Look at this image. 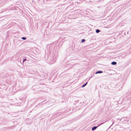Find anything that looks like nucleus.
<instances>
[{
  "instance_id": "obj_10",
  "label": "nucleus",
  "mask_w": 131,
  "mask_h": 131,
  "mask_svg": "<svg viewBox=\"0 0 131 131\" xmlns=\"http://www.w3.org/2000/svg\"><path fill=\"white\" fill-rule=\"evenodd\" d=\"M26 59H24L23 60V63L25 61H26Z\"/></svg>"
},
{
  "instance_id": "obj_11",
  "label": "nucleus",
  "mask_w": 131,
  "mask_h": 131,
  "mask_svg": "<svg viewBox=\"0 0 131 131\" xmlns=\"http://www.w3.org/2000/svg\"><path fill=\"white\" fill-rule=\"evenodd\" d=\"M123 118H122L121 119H119V120L120 121H121V120Z\"/></svg>"
},
{
  "instance_id": "obj_6",
  "label": "nucleus",
  "mask_w": 131,
  "mask_h": 131,
  "mask_svg": "<svg viewBox=\"0 0 131 131\" xmlns=\"http://www.w3.org/2000/svg\"><path fill=\"white\" fill-rule=\"evenodd\" d=\"M87 83H88V82H86L85 84L83 85L82 86V88H83L84 87H85L87 84Z\"/></svg>"
},
{
  "instance_id": "obj_1",
  "label": "nucleus",
  "mask_w": 131,
  "mask_h": 131,
  "mask_svg": "<svg viewBox=\"0 0 131 131\" xmlns=\"http://www.w3.org/2000/svg\"><path fill=\"white\" fill-rule=\"evenodd\" d=\"M105 122L102 123L101 124H99V125H98V126H94V127H93L92 128V130H95V129H96L98 127L100 126L101 125H102V124H103Z\"/></svg>"
},
{
  "instance_id": "obj_2",
  "label": "nucleus",
  "mask_w": 131,
  "mask_h": 131,
  "mask_svg": "<svg viewBox=\"0 0 131 131\" xmlns=\"http://www.w3.org/2000/svg\"><path fill=\"white\" fill-rule=\"evenodd\" d=\"M47 49H52V46L51 45H48L47 46Z\"/></svg>"
},
{
  "instance_id": "obj_7",
  "label": "nucleus",
  "mask_w": 131,
  "mask_h": 131,
  "mask_svg": "<svg viewBox=\"0 0 131 131\" xmlns=\"http://www.w3.org/2000/svg\"><path fill=\"white\" fill-rule=\"evenodd\" d=\"M100 31L99 29H97L96 30V33H98L100 32Z\"/></svg>"
},
{
  "instance_id": "obj_3",
  "label": "nucleus",
  "mask_w": 131,
  "mask_h": 131,
  "mask_svg": "<svg viewBox=\"0 0 131 131\" xmlns=\"http://www.w3.org/2000/svg\"><path fill=\"white\" fill-rule=\"evenodd\" d=\"M51 59V61H52L51 62V63L52 64L53 63L56 62V60L57 59V58L56 57H55L53 59H52V58Z\"/></svg>"
},
{
  "instance_id": "obj_8",
  "label": "nucleus",
  "mask_w": 131,
  "mask_h": 131,
  "mask_svg": "<svg viewBox=\"0 0 131 131\" xmlns=\"http://www.w3.org/2000/svg\"><path fill=\"white\" fill-rule=\"evenodd\" d=\"M85 41V40L84 39H83L81 40V42L82 43L83 42Z\"/></svg>"
},
{
  "instance_id": "obj_5",
  "label": "nucleus",
  "mask_w": 131,
  "mask_h": 131,
  "mask_svg": "<svg viewBox=\"0 0 131 131\" xmlns=\"http://www.w3.org/2000/svg\"><path fill=\"white\" fill-rule=\"evenodd\" d=\"M111 64L113 65H116L117 64V62L115 61H113L111 63Z\"/></svg>"
},
{
  "instance_id": "obj_4",
  "label": "nucleus",
  "mask_w": 131,
  "mask_h": 131,
  "mask_svg": "<svg viewBox=\"0 0 131 131\" xmlns=\"http://www.w3.org/2000/svg\"><path fill=\"white\" fill-rule=\"evenodd\" d=\"M102 72H103V71H97L95 73V74H98V73H102Z\"/></svg>"
},
{
  "instance_id": "obj_9",
  "label": "nucleus",
  "mask_w": 131,
  "mask_h": 131,
  "mask_svg": "<svg viewBox=\"0 0 131 131\" xmlns=\"http://www.w3.org/2000/svg\"><path fill=\"white\" fill-rule=\"evenodd\" d=\"M21 39L23 40H25L26 39V37H23L21 38Z\"/></svg>"
}]
</instances>
